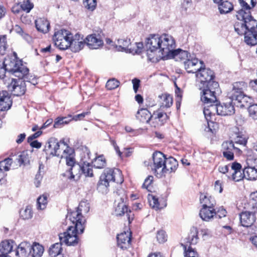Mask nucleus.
<instances>
[{
  "instance_id": "obj_1",
  "label": "nucleus",
  "mask_w": 257,
  "mask_h": 257,
  "mask_svg": "<svg viewBox=\"0 0 257 257\" xmlns=\"http://www.w3.org/2000/svg\"><path fill=\"white\" fill-rule=\"evenodd\" d=\"M245 85L244 82H237L233 84L232 90L231 92L230 98L232 102L229 103H223L222 104H210L205 106L204 108L203 113L204 116L207 121L209 131L214 133L215 132L214 125L217 124L214 123L213 118L216 113L217 115L221 116L231 115L235 112V109L232 103L235 104L236 102L239 103L240 107H245V103L247 102V99L248 97L245 95L243 88L245 87Z\"/></svg>"
},
{
  "instance_id": "obj_2",
  "label": "nucleus",
  "mask_w": 257,
  "mask_h": 257,
  "mask_svg": "<svg viewBox=\"0 0 257 257\" xmlns=\"http://www.w3.org/2000/svg\"><path fill=\"white\" fill-rule=\"evenodd\" d=\"M234 27L238 34L244 35V41L247 45L257 44V21L254 19L237 21Z\"/></svg>"
},
{
  "instance_id": "obj_3",
  "label": "nucleus",
  "mask_w": 257,
  "mask_h": 257,
  "mask_svg": "<svg viewBox=\"0 0 257 257\" xmlns=\"http://www.w3.org/2000/svg\"><path fill=\"white\" fill-rule=\"evenodd\" d=\"M123 181V177L119 169L107 168L104 170L100 177L97 184V189L99 191H106L110 182L121 184Z\"/></svg>"
},
{
  "instance_id": "obj_4",
  "label": "nucleus",
  "mask_w": 257,
  "mask_h": 257,
  "mask_svg": "<svg viewBox=\"0 0 257 257\" xmlns=\"http://www.w3.org/2000/svg\"><path fill=\"white\" fill-rule=\"evenodd\" d=\"M14 57H7L3 62L6 72L12 73L19 78H23L28 73L29 69L17 59L16 53L14 52Z\"/></svg>"
},
{
  "instance_id": "obj_5",
  "label": "nucleus",
  "mask_w": 257,
  "mask_h": 257,
  "mask_svg": "<svg viewBox=\"0 0 257 257\" xmlns=\"http://www.w3.org/2000/svg\"><path fill=\"white\" fill-rule=\"evenodd\" d=\"M159 50L158 51V61L161 59L167 60L171 56L175 46V40L173 38L168 34L161 36Z\"/></svg>"
},
{
  "instance_id": "obj_6",
  "label": "nucleus",
  "mask_w": 257,
  "mask_h": 257,
  "mask_svg": "<svg viewBox=\"0 0 257 257\" xmlns=\"http://www.w3.org/2000/svg\"><path fill=\"white\" fill-rule=\"evenodd\" d=\"M201 100L205 104H212L217 101L216 94L220 92L218 82H213L212 85H199Z\"/></svg>"
},
{
  "instance_id": "obj_7",
  "label": "nucleus",
  "mask_w": 257,
  "mask_h": 257,
  "mask_svg": "<svg viewBox=\"0 0 257 257\" xmlns=\"http://www.w3.org/2000/svg\"><path fill=\"white\" fill-rule=\"evenodd\" d=\"M74 226H70L66 232L60 233L59 239L61 242L67 245H75L78 243L77 233H82L84 230V225L76 227V223H73Z\"/></svg>"
},
{
  "instance_id": "obj_8",
  "label": "nucleus",
  "mask_w": 257,
  "mask_h": 257,
  "mask_svg": "<svg viewBox=\"0 0 257 257\" xmlns=\"http://www.w3.org/2000/svg\"><path fill=\"white\" fill-rule=\"evenodd\" d=\"M161 37L157 35H151L146 40L147 55L149 61L156 63L158 62V51L159 50Z\"/></svg>"
},
{
  "instance_id": "obj_9",
  "label": "nucleus",
  "mask_w": 257,
  "mask_h": 257,
  "mask_svg": "<svg viewBox=\"0 0 257 257\" xmlns=\"http://www.w3.org/2000/svg\"><path fill=\"white\" fill-rule=\"evenodd\" d=\"M198 230L196 227H192L187 237L184 239V244L181 243L183 247L185 257H198V253L191 247V245L196 244L198 242Z\"/></svg>"
},
{
  "instance_id": "obj_10",
  "label": "nucleus",
  "mask_w": 257,
  "mask_h": 257,
  "mask_svg": "<svg viewBox=\"0 0 257 257\" xmlns=\"http://www.w3.org/2000/svg\"><path fill=\"white\" fill-rule=\"evenodd\" d=\"M89 211V204L86 201L80 202L77 209L75 211L68 212V216L72 223H76V227H81V225H84L85 219L82 216V212L87 213Z\"/></svg>"
},
{
  "instance_id": "obj_11",
  "label": "nucleus",
  "mask_w": 257,
  "mask_h": 257,
  "mask_svg": "<svg viewBox=\"0 0 257 257\" xmlns=\"http://www.w3.org/2000/svg\"><path fill=\"white\" fill-rule=\"evenodd\" d=\"M241 9L237 12L238 21L253 19L250 10L256 5V0H238Z\"/></svg>"
},
{
  "instance_id": "obj_12",
  "label": "nucleus",
  "mask_w": 257,
  "mask_h": 257,
  "mask_svg": "<svg viewBox=\"0 0 257 257\" xmlns=\"http://www.w3.org/2000/svg\"><path fill=\"white\" fill-rule=\"evenodd\" d=\"M166 156L161 152H155L152 155L153 163L150 165L152 171L158 178L163 177V169Z\"/></svg>"
},
{
  "instance_id": "obj_13",
  "label": "nucleus",
  "mask_w": 257,
  "mask_h": 257,
  "mask_svg": "<svg viewBox=\"0 0 257 257\" xmlns=\"http://www.w3.org/2000/svg\"><path fill=\"white\" fill-rule=\"evenodd\" d=\"M196 76L198 81L200 82L199 85L207 86L212 85L213 82H217L214 80V72L208 68H200L196 74Z\"/></svg>"
},
{
  "instance_id": "obj_14",
  "label": "nucleus",
  "mask_w": 257,
  "mask_h": 257,
  "mask_svg": "<svg viewBox=\"0 0 257 257\" xmlns=\"http://www.w3.org/2000/svg\"><path fill=\"white\" fill-rule=\"evenodd\" d=\"M21 78L19 79H11V81L8 85L9 91L15 96H21L23 95L26 90L25 80H22Z\"/></svg>"
},
{
  "instance_id": "obj_15",
  "label": "nucleus",
  "mask_w": 257,
  "mask_h": 257,
  "mask_svg": "<svg viewBox=\"0 0 257 257\" xmlns=\"http://www.w3.org/2000/svg\"><path fill=\"white\" fill-rule=\"evenodd\" d=\"M126 199L125 195L120 197V200L118 201L117 204L115 207L114 213L116 216H122L125 213L129 223H131V221L133 219V215L132 216L131 211L130 210H128L127 206L124 203V200Z\"/></svg>"
},
{
  "instance_id": "obj_16",
  "label": "nucleus",
  "mask_w": 257,
  "mask_h": 257,
  "mask_svg": "<svg viewBox=\"0 0 257 257\" xmlns=\"http://www.w3.org/2000/svg\"><path fill=\"white\" fill-rule=\"evenodd\" d=\"M230 172H231L229 174H226V176L229 180L238 182L244 177L243 173H242L241 166L239 163H233Z\"/></svg>"
},
{
  "instance_id": "obj_17",
  "label": "nucleus",
  "mask_w": 257,
  "mask_h": 257,
  "mask_svg": "<svg viewBox=\"0 0 257 257\" xmlns=\"http://www.w3.org/2000/svg\"><path fill=\"white\" fill-rule=\"evenodd\" d=\"M203 62L196 58H189L187 61L184 62V68L188 73H196L201 68Z\"/></svg>"
},
{
  "instance_id": "obj_18",
  "label": "nucleus",
  "mask_w": 257,
  "mask_h": 257,
  "mask_svg": "<svg viewBox=\"0 0 257 257\" xmlns=\"http://www.w3.org/2000/svg\"><path fill=\"white\" fill-rule=\"evenodd\" d=\"M84 40L85 44L91 49H98L103 44L100 36L95 34L87 36Z\"/></svg>"
},
{
  "instance_id": "obj_19",
  "label": "nucleus",
  "mask_w": 257,
  "mask_h": 257,
  "mask_svg": "<svg viewBox=\"0 0 257 257\" xmlns=\"http://www.w3.org/2000/svg\"><path fill=\"white\" fill-rule=\"evenodd\" d=\"M82 175L81 165L77 164L69 168L66 172L62 174L64 177H67L69 180L77 181L80 179Z\"/></svg>"
},
{
  "instance_id": "obj_20",
  "label": "nucleus",
  "mask_w": 257,
  "mask_h": 257,
  "mask_svg": "<svg viewBox=\"0 0 257 257\" xmlns=\"http://www.w3.org/2000/svg\"><path fill=\"white\" fill-rule=\"evenodd\" d=\"M240 222L244 227H250L255 221V213L249 211L242 212L239 214Z\"/></svg>"
},
{
  "instance_id": "obj_21",
  "label": "nucleus",
  "mask_w": 257,
  "mask_h": 257,
  "mask_svg": "<svg viewBox=\"0 0 257 257\" xmlns=\"http://www.w3.org/2000/svg\"><path fill=\"white\" fill-rule=\"evenodd\" d=\"M70 45L69 46L72 51L77 52L80 51L85 45V40L79 34H76L74 37L70 39Z\"/></svg>"
},
{
  "instance_id": "obj_22",
  "label": "nucleus",
  "mask_w": 257,
  "mask_h": 257,
  "mask_svg": "<svg viewBox=\"0 0 257 257\" xmlns=\"http://www.w3.org/2000/svg\"><path fill=\"white\" fill-rule=\"evenodd\" d=\"M12 104V100L6 91H0V112L9 110Z\"/></svg>"
},
{
  "instance_id": "obj_23",
  "label": "nucleus",
  "mask_w": 257,
  "mask_h": 257,
  "mask_svg": "<svg viewBox=\"0 0 257 257\" xmlns=\"http://www.w3.org/2000/svg\"><path fill=\"white\" fill-rule=\"evenodd\" d=\"M178 162L173 157H170L166 158L165 165L163 169V177L166 176L167 174H169L172 172H174L178 167Z\"/></svg>"
},
{
  "instance_id": "obj_24",
  "label": "nucleus",
  "mask_w": 257,
  "mask_h": 257,
  "mask_svg": "<svg viewBox=\"0 0 257 257\" xmlns=\"http://www.w3.org/2000/svg\"><path fill=\"white\" fill-rule=\"evenodd\" d=\"M117 244L122 249H126L130 247L131 242V233L124 232L117 236Z\"/></svg>"
},
{
  "instance_id": "obj_25",
  "label": "nucleus",
  "mask_w": 257,
  "mask_h": 257,
  "mask_svg": "<svg viewBox=\"0 0 257 257\" xmlns=\"http://www.w3.org/2000/svg\"><path fill=\"white\" fill-rule=\"evenodd\" d=\"M31 244L28 242H22L17 247L16 255L19 257H27L30 254Z\"/></svg>"
},
{
  "instance_id": "obj_26",
  "label": "nucleus",
  "mask_w": 257,
  "mask_h": 257,
  "mask_svg": "<svg viewBox=\"0 0 257 257\" xmlns=\"http://www.w3.org/2000/svg\"><path fill=\"white\" fill-rule=\"evenodd\" d=\"M248 137L242 133H235L231 135L229 138L230 145H246Z\"/></svg>"
},
{
  "instance_id": "obj_27",
  "label": "nucleus",
  "mask_w": 257,
  "mask_h": 257,
  "mask_svg": "<svg viewBox=\"0 0 257 257\" xmlns=\"http://www.w3.org/2000/svg\"><path fill=\"white\" fill-rule=\"evenodd\" d=\"M158 102L160 105V109H163L170 107L173 104V98L170 94L165 93L159 95Z\"/></svg>"
},
{
  "instance_id": "obj_28",
  "label": "nucleus",
  "mask_w": 257,
  "mask_h": 257,
  "mask_svg": "<svg viewBox=\"0 0 257 257\" xmlns=\"http://www.w3.org/2000/svg\"><path fill=\"white\" fill-rule=\"evenodd\" d=\"M216 214L215 209L213 207H202L199 213L201 219L206 221H209Z\"/></svg>"
},
{
  "instance_id": "obj_29",
  "label": "nucleus",
  "mask_w": 257,
  "mask_h": 257,
  "mask_svg": "<svg viewBox=\"0 0 257 257\" xmlns=\"http://www.w3.org/2000/svg\"><path fill=\"white\" fill-rule=\"evenodd\" d=\"M171 55L169 59L173 58L176 61H187L189 58H191V55L187 51L181 49L174 50Z\"/></svg>"
},
{
  "instance_id": "obj_30",
  "label": "nucleus",
  "mask_w": 257,
  "mask_h": 257,
  "mask_svg": "<svg viewBox=\"0 0 257 257\" xmlns=\"http://www.w3.org/2000/svg\"><path fill=\"white\" fill-rule=\"evenodd\" d=\"M152 116L151 112L147 109L142 108L139 110L136 114V118L140 121L146 122L149 123L152 121Z\"/></svg>"
},
{
  "instance_id": "obj_31",
  "label": "nucleus",
  "mask_w": 257,
  "mask_h": 257,
  "mask_svg": "<svg viewBox=\"0 0 257 257\" xmlns=\"http://www.w3.org/2000/svg\"><path fill=\"white\" fill-rule=\"evenodd\" d=\"M243 176L249 180L257 179V169L253 165H248L243 170Z\"/></svg>"
},
{
  "instance_id": "obj_32",
  "label": "nucleus",
  "mask_w": 257,
  "mask_h": 257,
  "mask_svg": "<svg viewBox=\"0 0 257 257\" xmlns=\"http://www.w3.org/2000/svg\"><path fill=\"white\" fill-rule=\"evenodd\" d=\"M36 27L38 31L44 33H46L49 31V23L43 18H40L35 21Z\"/></svg>"
},
{
  "instance_id": "obj_33",
  "label": "nucleus",
  "mask_w": 257,
  "mask_h": 257,
  "mask_svg": "<svg viewBox=\"0 0 257 257\" xmlns=\"http://www.w3.org/2000/svg\"><path fill=\"white\" fill-rule=\"evenodd\" d=\"M218 5V10L221 14H227L233 9V4L227 0H223Z\"/></svg>"
},
{
  "instance_id": "obj_34",
  "label": "nucleus",
  "mask_w": 257,
  "mask_h": 257,
  "mask_svg": "<svg viewBox=\"0 0 257 257\" xmlns=\"http://www.w3.org/2000/svg\"><path fill=\"white\" fill-rule=\"evenodd\" d=\"M130 44V39H128L127 38H120L117 40L116 48L119 51H125L126 52Z\"/></svg>"
},
{
  "instance_id": "obj_35",
  "label": "nucleus",
  "mask_w": 257,
  "mask_h": 257,
  "mask_svg": "<svg viewBox=\"0 0 257 257\" xmlns=\"http://www.w3.org/2000/svg\"><path fill=\"white\" fill-rule=\"evenodd\" d=\"M13 163V159L10 158H7L4 160L0 162V178L3 179L5 176L3 171H8L10 170V167Z\"/></svg>"
},
{
  "instance_id": "obj_36",
  "label": "nucleus",
  "mask_w": 257,
  "mask_h": 257,
  "mask_svg": "<svg viewBox=\"0 0 257 257\" xmlns=\"http://www.w3.org/2000/svg\"><path fill=\"white\" fill-rule=\"evenodd\" d=\"M14 241L11 240H7L2 241L0 244V252L5 254H8L12 251Z\"/></svg>"
},
{
  "instance_id": "obj_37",
  "label": "nucleus",
  "mask_w": 257,
  "mask_h": 257,
  "mask_svg": "<svg viewBox=\"0 0 257 257\" xmlns=\"http://www.w3.org/2000/svg\"><path fill=\"white\" fill-rule=\"evenodd\" d=\"M153 123L155 121L157 122L158 120L160 122V124L162 125L164 121L168 119V116L166 113L162 112L160 111V109L155 111L153 114H152Z\"/></svg>"
},
{
  "instance_id": "obj_38",
  "label": "nucleus",
  "mask_w": 257,
  "mask_h": 257,
  "mask_svg": "<svg viewBox=\"0 0 257 257\" xmlns=\"http://www.w3.org/2000/svg\"><path fill=\"white\" fill-rule=\"evenodd\" d=\"M200 201L202 204V207H213L214 208L215 204V201L214 198L207 197L204 194H201L200 196Z\"/></svg>"
},
{
  "instance_id": "obj_39",
  "label": "nucleus",
  "mask_w": 257,
  "mask_h": 257,
  "mask_svg": "<svg viewBox=\"0 0 257 257\" xmlns=\"http://www.w3.org/2000/svg\"><path fill=\"white\" fill-rule=\"evenodd\" d=\"M62 242L60 241L59 243H56L51 246L49 248V254L53 257H57L58 255H64L61 254L62 251Z\"/></svg>"
},
{
  "instance_id": "obj_40",
  "label": "nucleus",
  "mask_w": 257,
  "mask_h": 257,
  "mask_svg": "<svg viewBox=\"0 0 257 257\" xmlns=\"http://www.w3.org/2000/svg\"><path fill=\"white\" fill-rule=\"evenodd\" d=\"M44 252V248L39 243H34L31 245V252L32 257H41Z\"/></svg>"
},
{
  "instance_id": "obj_41",
  "label": "nucleus",
  "mask_w": 257,
  "mask_h": 257,
  "mask_svg": "<svg viewBox=\"0 0 257 257\" xmlns=\"http://www.w3.org/2000/svg\"><path fill=\"white\" fill-rule=\"evenodd\" d=\"M70 36H72V34L69 31L65 29H61L55 33L53 36V41L55 44L56 41L59 40L60 41L62 39Z\"/></svg>"
},
{
  "instance_id": "obj_42",
  "label": "nucleus",
  "mask_w": 257,
  "mask_h": 257,
  "mask_svg": "<svg viewBox=\"0 0 257 257\" xmlns=\"http://www.w3.org/2000/svg\"><path fill=\"white\" fill-rule=\"evenodd\" d=\"M121 148L119 147L118 146H114V149L118 154V156L120 158L124 157H128L130 156L132 152V148H125L123 146H121Z\"/></svg>"
},
{
  "instance_id": "obj_43",
  "label": "nucleus",
  "mask_w": 257,
  "mask_h": 257,
  "mask_svg": "<svg viewBox=\"0 0 257 257\" xmlns=\"http://www.w3.org/2000/svg\"><path fill=\"white\" fill-rule=\"evenodd\" d=\"M71 143L70 139L68 137L63 138L59 141L57 139L51 137L47 141L46 144L48 145H68Z\"/></svg>"
},
{
  "instance_id": "obj_44",
  "label": "nucleus",
  "mask_w": 257,
  "mask_h": 257,
  "mask_svg": "<svg viewBox=\"0 0 257 257\" xmlns=\"http://www.w3.org/2000/svg\"><path fill=\"white\" fill-rule=\"evenodd\" d=\"M60 146H45L44 149L46 155L50 157L52 156H59V154L58 153L59 150Z\"/></svg>"
},
{
  "instance_id": "obj_45",
  "label": "nucleus",
  "mask_w": 257,
  "mask_h": 257,
  "mask_svg": "<svg viewBox=\"0 0 257 257\" xmlns=\"http://www.w3.org/2000/svg\"><path fill=\"white\" fill-rule=\"evenodd\" d=\"M29 159L30 158L28 152L23 151L18 156V158H16V160L18 161L19 166H21L22 165H26L29 163Z\"/></svg>"
},
{
  "instance_id": "obj_46",
  "label": "nucleus",
  "mask_w": 257,
  "mask_h": 257,
  "mask_svg": "<svg viewBox=\"0 0 257 257\" xmlns=\"http://www.w3.org/2000/svg\"><path fill=\"white\" fill-rule=\"evenodd\" d=\"M106 160L104 156L101 155L96 157L93 162L94 167L101 169L106 166Z\"/></svg>"
},
{
  "instance_id": "obj_47",
  "label": "nucleus",
  "mask_w": 257,
  "mask_h": 257,
  "mask_svg": "<svg viewBox=\"0 0 257 257\" xmlns=\"http://www.w3.org/2000/svg\"><path fill=\"white\" fill-rule=\"evenodd\" d=\"M71 38L72 36H70L62 39V40H61L60 41H59V40L56 41L55 45L61 50L67 49L71 44L70 41Z\"/></svg>"
},
{
  "instance_id": "obj_48",
  "label": "nucleus",
  "mask_w": 257,
  "mask_h": 257,
  "mask_svg": "<svg viewBox=\"0 0 257 257\" xmlns=\"http://www.w3.org/2000/svg\"><path fill=\"white\" fill-rule=\"evenodd\" d=\"M81 167L82 174L85 176L92 177L93 176L92 169L89 163L84 162L83 164H80Z\"/></svg>"
},
{
  "instance_id": "obj_49",
  "label": "nucleus",
  "mask_w": 257,
  "mask_h": 257,
  "mask_svg": "<svg viewBox=\"0 0 257 257\" xmlns=\"http://www.w3.org/2000/svg\"><path fill=\"white\" fill-rule=\"evenodd\" d=\"M42 134L41 131H38L35 134L30 136L27 139V142L29 145H41V143L35 139L40 136Z\"/></svg>"
},
{
  "instance_id": "obj_50",
  "label": "nucleus",
  "mask_w": 257,
  "mask_h": 257,
  "mask_svg": "<svg viewBox=\"0 0 257 257\" xmlns=\"http://www.w3.org/2000/svg\"><path fill=\"white\" fill-rule=\"evenodd\" d=\"M20 216L23 219H29L32 217L33 213L31 208L27 206L25 209H22L20 212Z\"/></svg>"
},
{
  "instance_id": "obj_51",
  "label": "nucleus",
  "mask_w": 257,
  "mask_h": 257,
  "mask_svg": "<svg viewBox=\"0 0 257 257\" xmlns=\"http://www.w3.org/2000/svg\"><path fill=\"white\" fill-rule=\"evenodd\" d=\"M38 208L41 210L46 208L47 204V196L43 194L37 199Z\"/></svg>"
},
{
  "instance_id": "obj_52",
  "label": "nucleus",
  "mask_w": 257,
  "mask_h": 257,
  "mask_svg": "<svg viewBox=\"0 0 257 257\" xmlns=\"http://www.w3.org/2000/svg\"><path fill=\"white\" fill-rule=\"evenodd\" d=\"M149 200L150 205L152 208L156 209H159L162 208L160 205L158 198L157 196L150 195L149 198Z\"/></svg>"
},
{
  "instance_id": "obj_53",
  "label": "nucleus",
  "mask_w": 257,
  "mask_h": 257,
  "mask_svg": "<svg viewBox=\"0 0 257 257\" xmlns=\"http://www.w3.org/2000/svg\"><path fill=\"white\" fill-rule=\"evenodd\" d=\"M34 4L31 0L24 1L21 5V8L22 10L29 13L33 8Z\"/></svg>"
},
{
  "instance_id": "obj_54",
  "label": "nucleus",
  "mask_w": 257,
  "mask_h": 257,
  "mask_svg": "<svg viewBox=\"0 0 257 257\" xmlns=\"http://www.w3.org/2000/svg\"><path fill=\"white\" fill-rule=\"evenodd\" d=\"M119 85V82L114 78L109 79L106 84V87L108 90L116 88Z\"/></svg>"
},
{
  "instance_id": "obj_55",
  "label": "nucleus",
  "mask_w": 257,
  "mask_h": 257,
  "mask_svg": "<svg viewBox=\"0 0 257 257\" xmlns=\"http://www.w3.org/2000/svg\"><path fill=\"white\" fill-rule=\"evenodd\" d=\"M7 48V39L5 36H0V55H4Z\"/></svg>"
},
{
  "instance_id": "obj_56",
  "label": "nucleus",
  "mask_w": 257,
  "mask_h": 257,
  "mask_svg": "<svg viewBox=\"0 0 257 257\" xmlns=\"http://www.w3.org/2000/svg\"><path fill=\"white\" fill-rule=\"evenodd\" d=\"M250 117L253 119H257V104H253L248 107Z\"/></svg>"
},
{
  "instance_id": "obj_57",
  "label": "nucleus",
  "mask_w": 257,
  "mask_h": 257,
  "mask_svg": "<svg viewBox=\"0 0 257 257\" xmlns=\"http://www.w3.org/2000/svg\"><path fill=\"white\" fill-rule=\"evenodd\" d=\"M154 177L153 176H149L145 180L142 185L143 188L147 189L149 191H151L152 188V184L153 183Z\"/></svg>"
},
{
  "instance_id": "obj_58",
  "label": "nucleus",
  "mask_w": 257,
  "mask_h": 257,
  "mask_svg": "<svg viewBox=\"0 0 257 257\" xmlns=\"http://www.w3.org/2000/svg\"><path fill=\"white\" fill-rule=\"evenodd\" d=\"M83 4L85 8L92 11L95 8L96 6V1L83 0Z\"/></svg>"
},
{
  "instance_id": "obj_59",
  "label": "nucleus",
  "mask_w": 257,
  "mask_h": 257,
  "mask_svg": "<svg viewBox=\"0 0 257 257\" xmlns=\"http://www.w3.org/2000/svg\"><path fill=\"white\" fill-rule=\"evenodd\" d=\"M176 89L175 90L176 94V101L177 108L180 106L181 101L182 100V92L180 88H179L175 84Z\"/></svg>"
},
{
  "instance_id": "obj_60",
  "label": "nucleus",
  "mask_w": 257,
  "mask_h": 257,
  "mask_svg": "<svg viewBox=\"0 0 257 257\" xmlns=\"http://www.w3.org/2000/svg\"><path fill=\"white\" fill-rule=\"evenodd\" d=\"M156 238L159 243H164L167 240V235L163 230L158 231Z\"/></svg>"
},
{
  "instance_id": "obj_61",
  "label": "nucleus",
  "mask_w": 257,
  "mask_h": 257,
  "mask_svg": "<svg viewBox=\"0 0 257 257\" xmlns=\"http://www.w3.org/2000/svg\"><path fill=\"white\" fill-rule=\"evenodd\" d=\"M142 129L140 128L138 130L133 129L131 126H126L125 127V131L126 133H130L131 136H136L141 134L142 131Z\"/></svg>"
},
{
  "instance_id": "obj_62",
  "label": "nucleus",
  "mask_w": 257,
  "mask_h": 257,
  "mask_svg": "<svg viewBox=\"0 0 257 257\" xmlns=\"http://www.w3.org/2000/svg\"><path fill=\"white\" fill-rule=\"evenodd\" d=\"M223 156L228 161L233 160L234 159V153L229 150L228 147L227 148L225 151L223 152Z\"/></svg>"
},
{
  "instance_id": "obj_63",
  "label": "nucleus",
  "mask_w": 257,
  "mask_h": 257,
  "mask_svg": "<svg viewBox=\"0 0 257 257\" xmlns=\"http://www.w3.org/2000/svg\"><path fill=\"white\" fill-rule=\"evenodd\" d=\"M66 119V117L58 118L56 121H55L54 127L57 128L59 127L60 125L68 123L69 120H67Z\"/></svg>"
},
{
  "instance_id": "obj_64",
  "label": "nucleus",
  "mask_w": 257,
  "mask_h": 257,
  "mask_svg": "<svg viewBox=\"0 0 257 257\" xmlns=\"http://www.w3.org/2000/svg\"><path fill=\"white\" fill-rule=\"evenodd\" d=\"M63 152L64 154H66V156H74V149L70 146H66V147L64 150Z\"/></svg>"
}]
</instances>
